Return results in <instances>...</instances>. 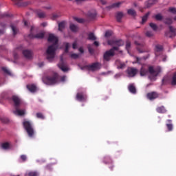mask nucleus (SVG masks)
<instances>
[{"mask_svg": "<svg viewBox=\"0 0 176 176\" xmlns=\"http://www.w3.org/2000/svg\"><path fill=\"white\" fill-rule=\"evenodd\" d=\"M0 17L2 19L3 17H9V14H3L0 15Z\"/></svg>", "mask_w": 176, "mask_h": 176, "instance_id": "4d7b16f0", "label": "nucleus"}, {"mask_svg": "<svg viewBox=\"0 0 176 176\" xmlns=\"http://www.w3.org/2000/svg\"><path fill=\"white\" fill-rule=\"evenodd\" d=\"M3 34H5V30H0V35H3Z\"/></svg>", "mask_w": 176, "mask_h": 176, "instance_id": "338daca9", "label": "nucleus"}, {"mask_svg": "<svg viewBox=\"0 0 176 176\" xmlns=\"http://www.w3.org/2000/svg\"><path fill=\"white\" fill-rule=\"evenodd\" d=\"M152 5H153V1H152V0H148V1L145 2V7L147 8H151Z\"/></svg>", "mask_w": 176, "mask_h": 176, "instance_id": "4c0bfd02", "label": "nucleus"}, {"mask_svg": "<svg viewBox=\"0 0 176 176\" xmlns=\"http://www.w3.org/2000/svg\"><path fill=\"white\" fill-rule=\"evenodd\" d=\"M64 45L65 46V53H68L69 50V43H65Z\"/></svg>", "mask_w": 176, "mask_h": 176, "instance_id": "c03bdc74", "label": "nucleus"}, {"mask_svg": "<svg viewBox=\"0 0 176 176\" xmlns=\"http://www.w3.org/2000/svg\"><path fill=\"white\" fill-rule=\"evenodd\" d=\"M1 69L6 75H9V76H12V72H10V70L7 69V67H3Z\"/></svg>", "mask_w": 176, "mask_h": 176, "instance_id": "a878e982", "label": "nucleus"}, {"mask_svg": "<svg viewBox=\"0 0 176 176\" xmlns=\"http://www.w3.org/2000/svg\"><path fill=\"white\" fill-rule=\"evenodd\" d=\"M169 32L166 33V36H168L169 38H174L176 35V30L173 28V26H169Z\"/></svg>", "mask_w": 176, "mask_h": 176, "instance_id": "f8f14e48", "label": "nucleus"}, {"mask_svg": "<svg viewBox=\"0 0 176 176\" xmlns=\"http://www.w3.org/2000/svg\"><path fill=\"white\" fill-rule=\"evenodd\" d=\"M37 14L39 19H45V17H46V14L43 12H38Z\"/></svg>", "mask_w": 176, "mask_h": 176, "instance_id": "c9c22d12", "label": "nucleus"}, {"mask_svg": "<svg viewBox=\"0 0 176 176\" xmlns=\"http://www.w3.org/2000/svg\"><path fill=\"white\" fill-rule=\"evenodd\" d=\"M100 2L102 3V5H106L107 4V1L105 0H100Z\"/></svg>", "mask_w": 176, "mask_h": 176, "instance_id": "680f3d73", "label": "nucleus"}, {"mask_svg": "<svg viewBox=\"0 0 176 176\" xmlns=\"http://www.w3.org/2000/svg\"><path fill=\"white\" fill-rule=\"evenodd\" d=\"M27 89L30 90L31 93H35L36 91V86L35 85H28Z\"/></svg>", "mask_w": 176, "mask_h": 176, "instance_id": "a211bd4d", "label": "nucleus"}, {"mask_svg": "<svg viewBox=\"0 0 176 176\" xmlns=\"http://www.w3.org/2000/svg\"><path fill=\"white\" fill-rule=\"evenodd\" d=\"M78 51L80 52V53H84L85 52V51L83 50V48H82V47H80L78 49Z\"/></svg>", "mask_w": 176, "mask_h": 176, "instance_id": "e2e57ef3", "label": "nucleus"}, {"mask_svg": "<svg viewBox=\"0 0 176 176\" xmlns=\"http://www.w3.org/2000/svg\"><path fill=\"white\" fill-rule=\"evenodd\" d=\"M138 72V69L134 67H128L126 69V74L129 78H134Z\"/></svg>", "mask_w": 176, "mask_h": 176, "instance_id": "6e6552de", "label": "nucleus"}, {"mask_svg": "<svg viewBox=\"0 0 176 176\" xmlns=\"http://www.w3.org/2000/svg\"><path fill=\"white\" fill-rule=\"evenodd\" d=\"M58 17H60L59 14H52V20H56L58 19Z\"/></svg>", "mask_w": 176, "mask_h": 176, "instance_id": "864d4df0", "label": "nucleus"}, {"mask_svg": "<svg viewBox=\"0 0 176 176\" xmlns=\"http://www.w3.org/2000/svg\"><path fill=\"white\" fill-rule=\"evenodd\" d=\"M39 176V173L38 171H30L25 176Z\"/></svg>", "mask_w": 176, "mask_h": 176, "instance_id": "cd10ccee", "label": "nucleus"}, {"mask_svg": "<svg viewBox=\"0 0 176 176\" xmlns=\"http://www.w3.org/2000/svg\"><path fill=\"white\" fill-rule=\"evenodd\" d=\"M146 36H148V38H151V36H153V33L151 31H147L146 32Z\"/></svg>", "mask_w": 176, "mask_h": 176, "instance_id": "603ef678", "label": "nucleus"}, {"mask_svg": "<svg viewBox=\"0 0 176 176\" xmlns=\"http://www.w3.org/2000/svg\"><path fill=\"white\" fill-rule=\"evenodd\" d=\"M128 14L132 16L133 17H135L137 16V12H135L133 9H129L127 10Z\"/></svg>", "mask_w": 176, "mask_h": 176, "instance_id": "bb28decb", "label": "nucleus"}, {"mask_svg": "<svg viewBox=\"0 0 176 176\" xmlns=\"http://www.w3.org/2000/svg\"><path fill=\"white\" fill-rule=\"evenodd\" d=\"M32 38H36V39H43V38H45V34L38 33L36 35H33Z\"/></svg>", "mask_w": 176, "mask_h": 176, "instance_id": "b1692460", "label": "nucleus"}, {"mask_svg": "<svg viewBox=\"0 0 176 176\" xmlns=\"http://www.w3.org/2000/svg\"><path fill=\"white\" fill-rule=\"evenodd\" d=\"M167 83H168V77L165 76L162 79V85H167Z\"/></svg>", "mask_w": 176, "mask_h": 176, "instance_id": "a19ab883", "label": "nucleus"}, {"mask_svg": "<svg viewBox=\"0 0 176 176\" xmlns=\"http://www.w3.org/2000/svg\"><path fill=\"white\" fill-rule=\"evenodd\" d=\"M23 124L29 137H34V127H32V124L31 123V122L25 120L23 122Z\"/></svg>", "mask_w": 176, "mask_h": 176, "instance_id": "39448f33", "label": "nucleus"}, {"mask_svg": "<svg viewBox=\"0 0 176 176\" xmlns=\"http://www.w3.org/2000/svg\"><path fill=\"white\" fill-rule=\"evenodd\" d=\"M128 89L132 94H135V93H137V89H135V87L133 84L129 85L128 87Z\"/></svg>", "mask_w": 176, "mask_h": 176, "instance_id": "6ab92c4d", "label": "nucleus"}, {"mask_svg": "<svg viewBox=\"0 0 176 176\" xmlns=\"http://www.w3.org/2000/svg\"><path fill=\"white\" fill-rule=\"evenodd\" d=\"M14 115H18L19 116H23L25 112L24 110H20L18 109H16V111H14Z\"/></svg>", "mask_w": 176, "mask_h": 176, "instance_id": "aec40b11", "label": "nucleus"}, {"mask_svg": "<svg viewBox=\"0 0 176 176\" xmlns=\"http://www.w3.org/2000/svg\"><path fill=\"white\" fill-rule=\"evenodd\" d=\"M168 12H170V13H173V14H176V8H169Z\"/></svg>", "mask_w": 176, "mask_h": 176, "instance_id": "3c124183", "label": "nucleus"}, {"mask_svg": "<svg viewBox=\"0 0 176 176\" xmlns=\"http://www.w3.org/2000/svg\"><path fill=\"white\" fill-rule=\"evenodd\" d=\"M108 45L109 46H113V47H120V46H123L124 45V42H123L121 39L120 40H109L107 41Z\"/></svg>", "mask_w": 176, "mask_h": 176, "instance_id": "423d86ee", "label": "nucleus"}, {"mask_svg": "<svg viewBox=\"0 0 176 176\" xmlns=\"http://www.w3.org/2000/svg\"><path fill=\"white\" fill-rule=\"evenodd\" d=\"M76 46H77L76 43H74L72 45L73 49H76Z\"/></svg>", "mask_w": 176, "mask_h": 176, "instance_id": "69168bd1", "label": "nucleus"}, {"mask_svg": "<svg viewBox=\"0 0 176 176\" xmlns=\"http://www.w3.org/2000/svg\"><path fill=\"white\" fill-rule=\"evenodd\" d=\"M58 78H60V76H58V74L54 73V74L52 76H47L45 77H43V82L45 85L52 86L53 85H56V83H58Z\"/></svg>", "mask_w": 176, "mask_h": 176, "instance_id": "7ed1b4c3", "label": "nucleus"}, {"mask_svg": "<svg viewBox=\"0 0 176 176\" xmlns=\"http://www.w3.org/2000/svg\"><path fill=\"white\" fill-rule=\"evenodd\" d=\"M89 41H96L97 39V37L94 36V33L91 32L88 34V38Z\"/></svg>", "mask_w": 176, "mask_h": 176, "instance_id": "c756f323", "label": "nucleus"}, {"mask_svg": "<svg viewBox=\"0 0 176 176\" xmlns=\"http://www.w3.org/2000/svg\"><path fill=\"white\" fill-rule=\"evenodd\" d=\"M164 23L165 24H167L168 25H170V24L173 23V19L171 18H166L164 21Z\"/></svg>", "mask_w": 176, "mask_h": 176, "instance_id": "f704fd0d", "label": "nucleus"}, {"mask_svg": "<svg viewBox=\"0 0 176 176\" xmlns=\"http://www.w3.org/2000/svg\"><path fill=\"white\" fill-rule=\"evenodd\" d=\"M88 68L90 71H97V69H100V68H101V63L98 62L94 63L88 66Z\"/></svg>", "mask_w": 176, "mask_h": 176, "instance_id": "9b49d317", "label": "nucleus"}, {"mask_svg": "<svg viewBox=\"0 0 176 176\" xmlns=\"http://www.w3.org/2000/svg\"><path fill=\"white\" fill-rule=\"evenodd\" d=\"M88 19L90 20H94L97 17V12H89L87 13Z\"/></svg>", "mask_w": 176, "mask_h": 176, "instance_id": "dca6fc26", "label": "nucleus"}, {"mask_svg": "<svg viewBox=\"0 0 176 176\" xmlns=\"http://www.w3.org/2000/svg\"><path fill=\"white\" fill-rule=\"evenodd\" d=\"M135 45H136L137 46H141V47L144 46L143 44H140V43H138V42H137V41H135Z\"/></svg>", "mask_w": 176, "mask_h": 176, "instance_id": "052dcab7", "label": "nucleus"}, {"mask_svg": "<svg viewBox=\"0 0 176 176\" xmlns=\"http://www.w3.org/2000/svg\"><path fill=\"white\" fill-rule=\"evenodd\" d=\"M71 58H74V60H76V58H79V54H72L70 55Z\"/></svg>", "mask_w": 176, "mask_h": 176, "instance_id": "de8ad7c7", "label": "nucleus"}, {"mask_svg": "<svg viewBox=\"0 0 176 176\" xmlns=\"http://www.w3.org/2000/svg\"><path fill=\"white\" fill-rule=\"evenodd\" d=\"M74 20H76L77 23H85V19L82 18H74Z\"/></svg>", "mask_w": 176, "mask_h": 176, "instance_id": "a18cd8bd", "label": "nucleus"}, {"mask_svg": "<svg viewBox=\"0 0 176 176\" xmlns=\"http://www.w3.org/2000/svg\"><path fill=\"white\" fill-rule=\"evenodd\" d=\"M12 2L16 5V6H27L28 5V2L23 3V0H12Z\"/></svg>", "mask_w": 176, "mask_h": 176, "instance_id": "2eb2a0df", "label": "nucleus"}, {"mask_svg": "<svg viewBox=\"0 0 176 176\" xmlns=\"http://www.w3.org/2000/svg\"><path fill=\"white\" fill-rule=\"evenodd\" d=\"M122 17H123V12H118L116 14V19H117V21H118V23H120L122 21Z\"/></svg>", "mask_w": 176, "mask_h": 176, "instance_id": "c85d7f7f", "label": "nucleus"}, {"mask_svg": "<svg viewBox=\"0 0 176 176\" xmlns=\"http://www.w3.org/2000/svg\"><path fill=\"white\" fill-rule=\"evenodd\" d=\"M170 85H172V86H176V72L173 74Z\"/></svg>", "mask_w": 176, "mask_h": 176, "instance_id": "72a5a7b5", "label": "nucleus"}, {"mask_svg": "<svg viewBox=\"0 0 176 176\" xmlns=\"http://www.w3.org/2000/svg\"><path fill=\"white\" fill-rule=\"evenodd\" d=\"M168 124H166L168 131H173V124H171V120H168Z\"/></svg>", "mask_w": 176, "mask_h": 176, "instance_id": "473e14b6", "label": "nucleus"}, {"mask_svg": "<svg viewBox=\"0 0 176 176\" xmlns=\"http://www.w3.org/2000/svg\"><path fill=\"white\" fill-rule=\"evenodd\" d=\"M155 20H157V21H162V20H163V16H162V14H157L155 16Z\"/></svg>", "mask_w": 176, "mask_h": 176, "instance_id": "e433bc0d", "label": "nucleus"}, {"mask_svg": "<svg viewBox=\"0 0 176 176\" xmlns=\"http://www.w3.org/2000/svg\"><path fill=\"white\" fill-rule=\"evenodd\" d=\"M159 94L156 91H152L150 93H148L146 94V98L148 100H150V101H153V100H156V98H159Z\"/></svg>", "mask_w": 176, "mask_h": 176, "instance_id": "9d476101", "label": "nucleus"}, {"mask_svg": "<svg viewBox=\"0 0 176 176\" xmlns=\"http://www.w3.org/2000/svg\"><path fill=\"white\" fill-rule=\"evenodd\" d=\"M41 25L43 27H46V25H47V23H41Z\"/></svg>", "mask_w": 176, "mask_h": 176, "instance_id": "774afa93", "label": "nucleus"}, {"mask_svg": "<svg viewBox=\"0 0 176 176\" xmlns=\"http://www.w3.org/2000/svg\"><path fill=\"white\" fill-rule=\"evenodd\" d=\"M76 98L78 101H86L87 100V96L85 95L83 93H78L76 94Z\"/></svg>", "mask_w": 176, "mask_h": 176, "instance_id": "4468645a", "label": "nucleus"}, {"mask_svg": "<svg viewBox=\"0 0 176 176\" xmlns=\"http://www.w3.org/2000/svg\"><path fill=\"white\" fill-rule=\"evenodd\" d=\"M1 148H2V149H4L6 151L8 149H10V143L6 142L1 144Z\"/></svg>", "mask_w": 176, "mask_h": 176, "instance_id": "412c9836", "label": "nucleus"}, {"mask_svg": "<svg viewBox=\"0 0 176 176\" xmlns=\"http://www.w3.org/2000/svg\"><path fill=\"white\" fill-rule=\"evenodd\" d=\"M12 100L14 102V107H15V109L20 108V105L21 104V99H20L19 96H13L12 97Z\"/></svg>", "mask_w": 176, "mask_h": 176, "instance_id": "1a4fd4ad", "label": "nucleus"}, {"mask_svg": "<svg viewBox=\"0 0 176 176\" xmlns=\"http://www.w3.org/2000/svg\"><path fill=\"white\" fill-rule=\"evenodd\" d=\"M160 72H162V67L160 66H157L155 69L153 66H149L148 69L142 66L140 70V76H146L149 73L151 75L150 78L153 79V78H156Z\"/></svg>", "mask_w": 176, "mask_h": 176, "instance_id": "f03ea898", "label": "nucleus"}, {"mask_svg": "<svg viewBox=\"0 0 176 176\" xmlns=\"http://www.w3.org/2000/svg\"><path fill=\"white\" fill-rule=\"evenodd\" d=\"M115 50H119V47H113L109 50L106 51L103 55V60H104V61H111V58L115 56Z\"/></svg>", "mask_w": 176, "mask_h": 176, "instance_id": "20e7f679", "label": "nucleus"}, {"mask_svg": "<svg viewBox=\"0 0 176 176\" xmlns=\"http://www.w3.org/2000/svg\"><path fill=\"white\" fill-rule=\"evenodd\" d=\"M156 111L158 113H166V112H167V110L164 106L157 107Z\"/></svg>", "mask_w": 176, "mask_h": 176, "instance_id": "f3484780", "label": "nucleus"}, {"mask_svg": "<svg viewBox=\"0 0 176 176\" xmlns=\"http://www.w3.org/2000/svg\"><path fill=\"white\" fill-rule=\"evenodd\" d=\"M126 67V64L124 63H120V65L118 66V69H123Z\"/></svg>", "mask_w": 176, "mask_h": 176, "instance_id": "09e8293b", "label": "nucleus"}, {"mask_svg": "<svg viewBox=\"0 0 176 176\" xmlns=\"http://www.w3.org/2000/svg\"><path fill=\"white\" fill-rule=\"evenodd\" d=\"M151 28H152V30H153V31H157V25L153 23H151L149 24Z\"/></svg>", "mask_w": 176, "mask_h": 176, "instance_id": "58836bf2", "label": "nucleus"}, {"mask_svg": "<svg viewBox=\"0 0 176 176\" xmlns=\"http://www.w3.org/2000/svg\"><path fill=\"white\" fill-rule=\"evenodd\" d=\"M23 55L24 56L25 58L28 60L32 59V51L29 50H25L23 51Z\"/></svg>", "mask_w": 176, "mask_h": 176, "instance_id": "ddd939ff", "label": "nucleus"}, {"mask_svg": "<svg viewBox=\"0 0 176 176\" xmlns=\"http://www.w3.org/2000/svg\"><path fill=\"white\" fill-rule=\"evenodd\" d=\"M48 42H52L54 43L52 45H50L46 51L47 60L50 61L54 58L56 54V50H57V43H58V38L54 36L53 34H49Z\"/></svg>", "mask_w": 176, "mask_h": 176, "instance_id": "f257e3e1", "label": "nucleus"}, {"mask_svg": "<svg viewBox=\"0 0 176 176\" xmlns=\"http://www.w3.org/2000/svg\"><path fill=\"white\" fill-rule=\"evenodd\" d=\"M88 50L91 54H93V53H94V50L90 47H88Z\"/></svg>", "mask_w": 176, "mask_h": 176, "instance_id": "6e6d98bb", "label": "nucleus"}, {"mask_svg": "<svg viewBox=\"0 0 176 176\" xmlns=\"http://www.w3.org/2000/svg\"><path fill=\"white\" fill-rule=\"evenodd\" d=\"M36 116L38 119H45V116L42 113H36Z\"/></svg>", "mask_w": 176, "mask_h": 176, "instance_id": "ea45409f", "label": "nucleus"}, {"mask_svg": "<svg viewBox=\"0 0 176 176\" xmlns=\"http://www.w3.org/2000/svg\"><path fill=\"white\" fill-rule=\"evenodd\" d=\"M104 163L107 164V163H112V160L109 157H104Z\"/></svg>", "mask_w": 176, "mask_h": 176, "instance_id": "49530a36", "label": "nucleus"}, {"mask_svg": "<svg viewBox=\"0 0 176 176\" xmlns=\"http://www.w3.org/2000/svg\"><path fill=\"white\" fill-rule=\"evenodd\" d=\"M58 67L63 72H67V71H68V67H67V63L64 61L63 56H60V63L58 64Z\"/></svg>", "mask_w": 176, "mask_h": 176, "instance_id": "0eeeda50", "label": "nucleus"}, {"mask_svg": "<svg viewBox=\"0 0 176 176\" xmlns=\"http://www.w3.org/2000/svg\"><path fill=\"white\" fill-rule=\"evenodd\" d=\"M14 58H15V60H16V58H19V55L16 53H14Z\"/></svg>", "mask_w": 176, "mask_h": 176, "instance_id": "0e129e2a", "label": "nucleus"}, {"mask_svg": "<svg viewBox=\"0 0 176 176\" xmlns=\"http://www.w3.org/2000/svg\"><path fill=\"white\" fill-rule=\"evenodd\" d=\"M21 159L23 162H25V160H27V156L25 155H21Z\"/></svg>", "mask_w": 176, "mask_h": 176, "instance_id": "5fc2aeb1", "label": "nucleus"}, {"mask_svg": "<svg viewBox=\"0 0 176 176\" xmlns=\"http://www.w3.org/2000/svg\"><path fill=\"white\" fill-rule=\"evenodd\" d=\"M122 4V2L114 3L111 6L107 7V9H113V8H119Z\"/></svg>", "mask_w": 176, "mask_h": 176, "instance_id": "393cba45", "label": "nucleus"}, {"mask_svg": "<svg viewBox=\"0 0 176 176\" xmlns=\"http://www.w3.org/2000/svg\"><path fill=\"white\" fill-rule=\"evenodd\" d=\"M69 29L71 30V31L72 32H78V30H79L78 26H76V25H74L73 23L70 24Z\"/></svg>", "mask_w": 176, "mask_h": 176, "instance_id": "4be33fe9", "label": "nucleus"}, {"mask_svg": "<svg viewBox=\"0 0 176 176\" xmlns=\"http://www.w3.org/2000/svg\"><path fill=\"white\" fill-rule=\"evenodd\" d=\"M60 78L61 82H65V76H60Z\"/></svg>", "mask_w": 176, "mask_h": 176, "instance_id": "13d9d810", "label": "nucleus"}, {"mask_svg": "<svg viewBox=\"0 0 176 176\" xmlns=\"http://www.w3.org/2000/svg\"><path fill=\"white\" fill-rule=\"evenodd\" d=\"M163 50V46L160 45H155V52H162Z\"/></svg>", "mask_w": 176, "mask_h": 176, "instance_id": "79ce46f5", "label": "nucleus"}, {"mask_svg": "<svg viewBox=\"0 0 176 176\" xmlns=\"http://www.w3.org/2000/svg\"><path fill=\"white\" fill-rule=\"evenodd\" d=\"M149 14H151V12H147L144 16H143L142 19V24H144V23H146V20H148V17H149Z\"/></svg>", "mask_w": 176, "mask_h": 176, "instance_id": "2f4dec72", "label": "nucleus"}, {"mask_svg": "<svg viewBox=\"0 0 176 176\" xmlns=\"http://www.w3.org/2000/svg\"><path fill=\"white\" fill-rule=\"evenodd\" d=\"M131 47V43H130V41H126V49L128 52L129 50H130Z\"/></svg>", "mask_w": 176, "mask_h": 176, "instance_id": "8fccbe9b", "label": "nucleus"}, {"mask_svg": "<svg viewBox=\"0 0 176 176\" xmlns=\"http://www.w3.org/2000/svg\"><path fill=\"white\" fill-rule=\"evenodd\" d=\"M65 28V21H61L58 23V31L63 32V30Z\"/></svg>", "mask_w": 176, "mask_h": 176, "instance_id": "5701e85b", "label": "nucleus"}, {"mask_svg": "<svg viewBox=\"0 0 176 176\" xmlns=\"http://www.w3.org/2000/svg\"><path fill=\"white\" fill-rule=\"evenodd\" d=\"M10 27L12 28V31L13 32V35H17V32H19V29L16 28V26L13 25V24L10 25Z\"/></svg>", "mask_w": 176, "mask_h": 176, "instance_id": "7c9ffc66", "label": "nucleus"}, {"mask_svg": "<svg viewBox=\"0 0 176 176\" xmlns=\"http://www.w3.org/2000/svg\"><path fill=\"white\" fill-rule=\"evenodd\" d=\"M104 36L105 38H109V36H112V31L111 30L106 31Z\"/></svg>", "mask_w": 176, "mask_h": 176, "instance_id": "37998d69", "label": "nucleus"}, {"mask_svg": "<svg viewBox=\"0 0 176 176\" xmlns=\"http://www.w3.org/2000/svg\"><path fill=\"white\" fill-rule=\"evenodd\" d=\"M94 45L96 47H98L100 46V43H98V41H94Z\"/></svg>", "mask_w": 176, "mask_h": 176, "instance_id": "bf43d9fd", "label": "nucleus"}]
</instances>
